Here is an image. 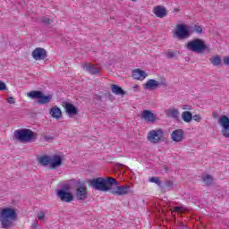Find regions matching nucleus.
Masks as SVG:
<instances>
[{
  "label": "nucleus",
  "instance_id": "1",
  "mask_svg": "<svg viewBox=\"0 0 229 229\" xmlns=\"http://www.w3.org/2000/svg\"><path fill=\"white\" fill-rule=\"evenodd\" d=\"M117 185V179L114 177H98L90 181V186L96 191H100V192H108L114 187Z\"/></svg>",
  "mask_w": 229,
  "mask_h": 229
},
{
  "label": "nucleus",
  "instance_id": "2",
  "mask_svg": "<svg viewBox=\"0 0 229 229\" xmlns=\"http://www.w3.org/2000/svg\"><path fill=\"white\" fill-rule=\"evenodd\" d=\"M17 219V213L15 209L11 208H4L0 210V222L2 228H12L13 221Z\"/></svg>",
  "mask_w": 229,
  "mask_h": 229
},
{
  "label": "nucleus",
  "instance_id": "3",
  "mask_svg": "<svg viewBox=\"0 0 229 229\" xmlns=\"http://www.w3.org/2000/svg\"><path fill=\"white\" fill-rule=\"evenodd\" d=\"M186 47L189 51H191V53H198L199 55H201V53L208 49L205 40L201 38H193L190 40L187 43Z\"/></svg>",
  "mask_w": 229,
  "mask_h": 229
},
{
  "label": "nucleus",
  "instance_id": "4",
  "mask_svg": "<svg viewBox=\"0 0 229 229\" xmlns=\"http://www.w3.org/2000/svg\"><path fill=\"white\" fill-rule=\"evenodd\" d=\"M28 98H30V99H38V105H47L51 103V99H53V95H44L42 91H37L33 90L29 93H27Z\"/></svg>",
  "mask_w": 229,
  "mask_h": 229
},
{
  "label": "nucleus",
  "instance_id": "5",
  "mask_svg": "<svg viewBox=\"0 0 229 229\" xmlns=\"http://www.w3.org/2000/svg\"><path fill=\"white\" fill-rule=\"evenodd\" d=\"M14 137L21 142H30V140L35 139V132L30 129L16 130Z\"/></svg>",
  "mask_w": 229,
  "mask_h": 229
},
{
  "label": "nucleus",
  "instance_id": "6",
  "mask_svg": "<svg viewBox=\"0 0 229 229\" xmlns=\"http://www.w3.org/2000/svg\"><path fill=\"white\" fill-rule=\"evenodd\" d=\"M173 35L174 37H176L179 40H183L191 37V30H189V26H187L186 24H177L173 30Z\"/></svg>",
  "mask_w": 229,
  "mask_h": 229
},
{
  "label": "nucleus",
  "instance_id": "7",
  "mask_svg": "<svg viewBox=\"0 0 229 229\" xmlns=\"http://www.w3.org/2000/svg\"><path fill=\"white\" fill-rule=\"evenodd\" d=\"M164 130L157 128L155 130H151L147 134V140L151 144H159V142H162L164 140Z\"/></svg>",
  "mask_w": 229,
  "mask_h": 229
},
{
  "label": "nucleus",
  "instance_id": "8",
  "mask_svg": "<svg viewBox=\"0 0 229 229\" xmlns=\"http://www.w3.org/2000/svg\"><path fill=\"white\" fill-rule=\"evenodd\" d=\"M109 192L110 194H113V196H126L131 192V188L128 184L121 186L117 181V184H113V186H111Z\"/></svg>",
  "mask_w": 229,
  "mask_h": 229
},
{
  "label": "nucleus",
  "instance_id": "9",
  "mask_svg": "<svg viewBox=\"0 0 229 229\" xmlns=\"http://www.w3.org/2000/svg\"><path fill=\"white\" fill-rule=\"evenodd\" d=\"M218 124L222 128V135L225 139H229V118L226 115H222L218 119Z\"/></svg>",
  "mask_w": 229,
  "mask_h": 229
},
{
  "label": "nucleus",
  "instance_id": "10",
  "mask_svg": "<svg viewBox=\"0 0 229 229\" xmlns=\"http://www.w3.org/2000/svg\"><path fill=\"white\" fill-rule=\"evenodd\" d=\"M31 56L37 62L46 60L47 58V51L42 47H37L32 51Z\"/></svg>",
  "mask_w": 229,
  "mask_h": 229
},
{
  "label": "nucleus",
  "instance_id": "11",
  "mask_svg": "<svg viewBox=\"0 0 229 229\" xmlns=\"http://www.w3.org/2000/svg\"><path fill=\"white\" fill-rule=\"evenodd\" d=\"M56 194L57 198L64 203H71V201H74V195L69 191H65V190H58Z\"/></svg>",
  "mask_w": 229,
  "mask_h": 229
},
{
  "label": "nucleus",
  "instance_id": "12",
  "mask_svg": "<svg viewBox=\"0 0 229 229\" xmlns=\"http://www.w3.org/2000/svg\"><path fill=\"white\" fill-rule=\"evenodd\" d=\"M75 196L79 201H83V199H87L89 197V191H87V186L85 184H81L75 191Z\"/></svg>",
  "mask_w": 229,
  "mask_h": 229
},
{
  "label": "nucleus",
  "instance_id": "13",
  "mask_svg": "<svg viewBox=\"0 0 229 229\" xmlns=\"http://www.w3.org/2000/svg\"><path fill=\"white\" fill-rule=\"evenodd\" d=\"M140 119L145 121V123H155L157 121V114L148 109H144L140 114Z\"/></svg>",
  "mask_w": 229,
  "mask_h": 229
},
{
  "label": "nucleus",
  "instance_id": "14",
  "mask_svg": "<svg viewBox=\"0 0 229 229\" xmlns=\"http://www.w3.org/2000/svg\"><path fill=\"white\" fill-rule=\"evenodd\" d=\"M81 69H83V71H86L89 74H99V72H101V70L98 68V66L90 64V63L82 64Z\"/></svg>",
  "mask_w": 229,
  "mask_h": 229
},
{
  "label": "nucleus",
  "instance_id": "15",
  "mask_svg": "<svg viewBox=\"0 0 229 229\" xmlns=\"http://www.w3.org/2000/svg\"><path fill=\"white\" fill-rule=\"evenodd\" d=\"M132 78L138 81H144L148 78V73L140 69H135L132 71Z\"/></svg>",
  "mask_w": 229,
  "mask_h": 229
},
{
  "label": "nucleus",
  "instance_id": "16",
  "mask_svg": "<svg viewBox=\"0 0 229 229\" xmlns=\"http://www.w3.org/2000/svg\"><path fill=\"white\" fill-rule=\"evenodd\" d=\"M153 13L156 15V17L164 19V17L167 16V9H165L164 6L157 5L153 8Z\"/></svg>",
  "mask_w": 229,
  "mask_h": 229
},
{
  "label": "nucleus",
  "instance_id": "17",
  "mask_svg": "<svg viewBox=\"0 0 229 229\" xmlns=\"http://www.w3.org/2000/svg\"><path fill=\"white\" fill-rule=\"evenodd\" d=\"M160 85L155 79H149L146 83L143 84L145 90H155Z\"/></svg>",
  "mask_w": 229,
  "mask_h": 229
},
{
  "label": "nucleus",
  "instance_id": "18",
  "mask_svg": "<svg viewBox=\"0 0 229 229\" xmlns=\"http://www.w3.org/2000/svg\"><path fill=\"white\" fill-rule=\"evenodd\" d=\"M171 139L174 142H182L183 140V130L177 129L171 133Z\"/></svg>",
  "mask_w": 229,
  "mask_h": 229
},
{
  "label": "nucleus",
  "instance_id": "19",
  "mask_svg": "<svg viewBox=\"0 0 229 229\" xmlns=\"http://www.w3.org/2000/svg\"><path fill=\"white\" fill-rule=\"evenodd\" d=\"M60 165H62V157L55 155L52 157H50L51 169H56V167H60Z\"/></svg>",
  "mask_w": 229,
  "mask_h": 229
},
{
  "label": "nucleus",
  "instance_id": "20",
  "mask_svg": "<svg viewBox=\"0 0 229 229\" xmlns=\"http://www.w3.org/2000/svg\"><path fill=\"white\" fill-rule=\"evenodd\" d=\"M64 109L68 115H77L78 114V108H76V106L71 103H65Z\"/></svg>",
  "mask_w": 229,
  "mask_h": 229
},
{
  "label": "nucleus",
  "instance_id": "21",
  "mask_svg": "<svg viewBox=\"0 0 229 229\" xmlns=\"http://www.w3.org/2000/svg\"><path fill=\"white\" fill-rule=\"evenodd\" d=\"M50 115L53 119H61L62 118V109L55 106L49 110Z\"/></svg>",
  "mask_w": 229,
  "mask_h": 229
},
{
  "label": "nucleus",
  "instance_id": "22",
  "mask_svg": "<svg viewBox=\"0 0 229 229\" xmlns=\"http://www.w3.org/2000/svg\"><path fill=\"white\" fill-rule=\"evenodd\" d=\"M38 162L40 165H51V157L49 156H38Z\"/></svg>",
  "mask_w": 229,
  "mask_h": 229
},
{
  "label": "nucleus",
  "instance_id": "23",
  "mask_svg": "<svg viewBox=\"0 0 229 229\" xmlns=\"http://www.w3.org/2000/svg\"><path fill=\"white\" fill-rule=\"evenodd\" d=\"M111 91L113 92V94H115L116 96H124L125 94L124 90H123V88L115 84L111 85Z\"/></svg>",
  "mask_w": 229,
  "mask_h": 229
},
{
  "label": "nucleus",
  "instance_id": "24",
  "mask_svg": "<svg viewBox=\"0 0 229 229\" xmlns=\"http://www.w3.org/2000/svg\"><path fill=\"white\" fill-rule=\"evenodd\" d=\"M165 114L167 117H172L173 119H178V117H180V111L175 108L166 110Z\"/></svg>",
  "mask_w": 229,
  "mask_h": 229
},
{
  "label": "nucleus",
  "instance_id": "25",
  "mask_svg": "<svg viewBox=\"0 0 229 229\" xmlns=\"http://www.w3.org/2000/svg\"><path fill=\"white\" fill-rule=\"evenodd\" d=\"M181 117L184 123H191V121H192V113L184 111L182 113Z\"/></svg>",
  "mask_w": 229,
  "mask_h": 229
},
{
  "label": "nucleus",
  "instance_id": "26",
  "mask_svg": "<svg viewBox=\"0 0 229 229\" xmlns=\"http://www.w3.org/2000/svg\"><path fill=\"white\" fill-rule=\"evenodd\" d=\"M190 33H198V35H201L203 33V26L195 24L191 30H190Z\"/></svg>",
  "mask_w": 229,
  "mask_h": 229
},
{
  "label": "nucleus",
  "instance_id": "27",
  "mask_svg": "<svg viewBox=\"0 0 229 229\" xmlns=\"http://www.w3.org/2000/svg\"><path fill=\"white\" fill-rule=\"evenodd\" d=\"M209 62H211L212 65L217 67L221 64L222 60L219 55H215L209 59Z\"/></svg>",
  "mask_w": 229,
  "mask_h": 229
},
{
  "label": "nucleus",
  "instance_id": "28",
  "mask_svg": "<svg viewBox=\"0 0 229 229\" xmlns=\"http://www.w3.org/2000/svg\"><path fill=\"white\" fill-rule=\"evenodd\" d=\"M203 182L206 185H212V182H214V179L212 178V176H210V174H206L202 177Z\"/></svg>",
  "mask_w": 229,
  "mask_h": 229
},
{
  "label": "nucleus",
  "instance_id": "29",
  "mask_svg": "<svg viewBox=\"0 0 229 229\" xmlns=\"http://www.w3.org/2000/svg\"><path fill=\"white\" fill-rule=\"evenodd\" d=\"M172 212H176L177 214H182L185 212V208L174 207Z\"/></svg>",
  "mask_w": 229,
  "mask_h": 229
},
{
  "label": "nucleus",
  "instance_id": "30",
  "mask_svg": "<svg viewBox=\"0 0 229 229\" xmlns=\"http://www.w3.org/2000/svg\"><path fill=\"white\" fill-rule=\"evenodd\" d=\"M41 22H43V24H53V19L48 17H43L41 19Z\"/></svg>",
  "mask_w": 229,
  "mask_h": 229
},
{
  "label": "nucleus",
  "instance_id": "31",
  "mask_svg": "<svg viewBox=\"0 0 229 229\" xmlns=\"http://www.w3.org/2000/svg\"><path fill=\"white\" fill-rule=\"evenodd\" d=\"M149 182H151V183H157V185H160V178L158 177H151Z\"/></svg>",
  "mask_w": 229,
  "mask_h": 229
},
{
  "label": "nucleus",
  "instance_id": "32",
  "mask_svg": "<svg viewBox=\"0 0 229 229\" xmlns=\"http://www.w3.org/2000/svg\"><path fill=\"white\" fill-rule=\"evenodd\" d=\"M46 217V213H44V211H40L38 214V219L39 221H44V218Z\"/></svg>",
  "mask_w": 229,
  "mask_h": 229
},
{
  "label": "nucleus",
  "instance_id": "33",
  "mask_svg": "<svg viewBox=\"0 0 229 229\" xmlns=\"http://www.w3.org/2000/svg\"><path fill=\"white\" fill-rule=\"evenodd\" d=\"M8 90V88L6 87V83L3 82V81H0V91Z\"/></svg>",
  "mask_w": 229,
  "mask_h": 229
},
{
  "label": "nucleus",
  "instance_id": "34",
  "mask_svg": "<svg viewBox=\"0 0 229 229\" xmlns=\"http://www.w3.org/2000/svg\"><path fill=\"white\" fill-rule=\"evenodd\" d=\"M6 101L9 103V105H15V98L13 97L7 98Z\"/></svg>",
  "mask_w": 229,
  "mask_h": 229
},
{
  "label": "nucleus",
  "instance_id": "35",
  "mask_svg": "<svg viewBox=\"0 0 229 229\" xmlns=\"http://www.w3.org/2000/svg\"><path fill=\"white\" fill-rule=\"evenodd\" d=\"M193 121H196L197 123H199L201 121V115L199 114H195L192 116Z\"/></svg>",
  "mask_w": 229,
  "mask_h": 229
},
{
  "label": "nucleus",
  "instance_id": "36",
  "mask_svg": "<svg viewBox=\"0 0 229 229\" xmlns=\"http://www.w3.org/2000/svg\"><path fill=\"white\" fill-rule=\"evenodd\" d=\"M166 56H167L168 58H174V52H173V51H168V52L166 53Z\"/></svg>",
  "mask_w": 229,
  "mask_h": 229
},
{
  "label": "nucleus",
  "instance_id": "37",
  "mask_svg": "<svg viewBox=\"0 0 229 229\" xmlns=\"http://www.w3.org/2000/svg\"><path fill=\"white\" fill-rule=\"evenodd\" d=\"M224 64L229 66V56L224 57Z\"/></svg>",
  "mask_w": 229,
  "mask_h": 229
},
{
  "label": "nucleus",
  "instance_id": "38",
  "mask_svg": "<svg viewBox=\"0 0 229 229\" xmlns=\"http://www.w3.org/2000/svg\"><path fill=\"white\" fill-rule=\"evenodd\" d=\"M132 89H133L134 92H139V89H140L139 84H135L134 86H132Z\"/></svg>",
  "mask_w": 229,
  "mask_h": 229
},
{
  "label": "nucleus",
  "instance_id": "39",
  "mask_svg": "<svg viewBox=\"0 0 229 229\" xmlns=\"http://www.w3.org/2000/svg\"><path fill=\"white\" fill-rule=\"evenodd\" d=\"M32 226H33V228H38V221L35 220Z\"/></svg>",
  "mask_w": 229,
  "mask_h": 229
},
{
  "label": "nucleus",
  "instance_id": "40",
  "mask_svg": "<svg viewBox=\"0 0 229 229\" xmlns=\"http://www.w3.org/2000/svg\"><path fill=\"white\" fill-rule=\"evenodd\" d=\"M44 139H45V140H53V137L45 136Z\"/></svg>",
  "mask_w": 229,
  "mask_h": 229
},
{
  "label": "nucleus",
  "instance_id": "41",
  "mask_svg": "<svg viewBox=\"0 0 229 229\" xmlns=\"http://www.w3.org/2000/svg\"><path fill=\"white\" fill-rule=\"evenodd\" d=\"M182 109L187 110V106H183Z\"/></svg>",
  "mask_w": 229,
  "mask_h": 229
}]
</instances>
